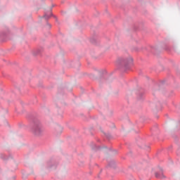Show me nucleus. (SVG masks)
Wrapping results in <instances>:
<instances>
[{
	"mask_svg": "<svg viewBox=\"0 0 180 180\" xmlns=\"http://www.w3.org/2000/svg\"><path fill=\"white\" fill-rule=\"evenodd\" d=\"M122 61L125 64H131V63H133V58H131V56H129L128 58H123Z\"/></svg>",
	"mask_w": 180,
	"mask_h": 180,
	"instance_id": "obj_1",
	"label": "nucleus"
},
{
	"mask_svg": "<svg viewBox=\"0 0 180 180\" xmlns=\"http://www.w3.org/2000/svg\"><path fill=\"white\" fill-rule=\"evenodd\" d=\"M41 133H43V129H41V127H37L34 129V134L37 136H40V134H41Z\"/></svg>",
	"mask_w": 180,
	"mask_h": 180,
	"instance_id": "obj_2",
	"label": "nucleus"
},
{
	"mask_svg": "<svg viewBox=\"0 0 180 180\" xmlns=\"http://www.w3.org/2000/svg\"><path fill=\"white\" fill-rule=\"evenodd\" d=\"M155 176L156 178H160V179H164V178H165V176H164V174L162 175H158V174H155Z\"/></svg>",
	"mask_w": 180,
	"mask_h": 180,
	"instance_id": "obj_3",
	"label": "nucleus"
}]
</instances>
